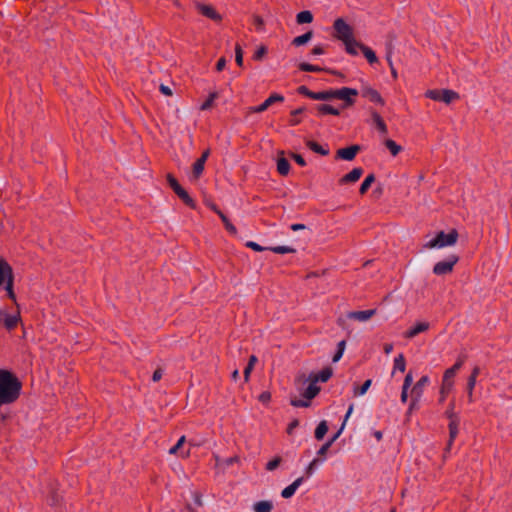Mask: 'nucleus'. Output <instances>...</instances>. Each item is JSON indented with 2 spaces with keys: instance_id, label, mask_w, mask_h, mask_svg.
<instances>
[{
  "instance_id": "41",
  "label": "nucleus",
  "mask_w": 512,
  "mask_h": 512,
  "mask_svg": "<svg viewBox=\"0 0 512 512\" xmlns=\"http://www.w3.org/2000/svg\"><path fill=\"white\" fill-rule=\"evenodd\" d=\"M269 249L277 254H287V253L295 252V249L290 246H275V247H271Z\"/></svg>"
},
{
  "instance_id": "28",
  "label": "nucleus",
  "mask_w": 512,
  "mask_h": 512,
  "mask_svg": "<svg viewBox=\"0 0 512 512\" xmlns=\"http://www.w3.org/2000/svg\"><path fill=\"white\" fill-rule=\"evenodd\" d=\"M313 34L311 31L305 33V34H302L300 36H297L293 39L292 43L293 45L295 46H301V45H304L306 44L307 42H309L312 38Z\"/></svg>"
},
{
  "instance_id": "42",
  "label": "nucleus",
  "mask_w": 512,
  "mask_h": 512,
  "mask_svg": "<svg viewBox=\"0 0 512 512\" xmlns=\"http://www.w3.org/2000/svg\"><path fill=\"white\" fill-rule=\"evenodd\" d=\"M361 50L369 63L377 62V57H376L375 53L370 48L365 46V47H361Z\"/></svg>"
},
{
  "instance_id": "22",
  "label": "nucleus",
  "mask_w": 512,
  "mask_h": 512,
  "mask_svg": "<svg viewBox=\"0 0 512 512\" xmlns=\"http://www.w3.org/2000/svg\"><path fill=\"white\" fill-rule=\"evenodd\" d=\"M346 51L351 55H357L358 51L361 50V47H365L361 45L355 38L344 43Z\"/></svg>"
},
{
  "instance_id": "8",
  "label": "nucleus",
  "mask_w": 512,
  "mask_h": 512,
  "mask_svg": "<svg viewBox=\"0 0 512 512\" xmlns=\"http://www.w3.org/2000/svg\"><path fill=\"white\" fill-rule=\"evenodd\" d=\"M459 258L456 255H450L447 259L437 262L433 267V273L441 276L452 272L453 267L458 262Z\"/></svg>"
},
{
  "instance_id": "15",
  "label": "nucleus",
  "mask_w": 512,
  "mask_h": 512,
  "mask_svg": "<svg viewBox=\"0 0 512 512\" xmlns=\"http://www.w3.org/2000/svg\"><path fill=\"white\" fill-rule=\"evenodd\" d=\"M376 314L375 309L365 310V311H354L348 313V318L354 319L360 322H365L369 320L372 316Z\"/></svg>"
},
{
  "instance_id": "32",
  "label": "nucleus",
  "mask_w": 512,
  "mask_h": 512,
  "mask_svg": "<svg viewBox=\"0 0 512 512\" xmlns=\"http://www.w3.org/2000/svg\"><path fill=\"white\" fill-rule=\"evenodd\" d=\"M332 376V369L331 368H325L322 371H320L317 375L314 377V381H321L326 382L330 377Z\"/></svg>"
},
{
  "instance_id": "57",
  "label": "nucleus",
  "mask_w": 512,
  "mask_h": 512,
  "mask_svg": "<svg viewBox=\"0 0 512 512\" xmlns=\"http://www.w3.org/2000/svg\"><path fill=\"white\" fill-rule=\"evenodd\" d=\"M271 399V394L267 391L265 392H262L260 395H259V401H261L262 403H268Z\"/></svg>"
},
{
  "instance_id": "11",
  "label": "nucleus",
  "mask_w": 512,
  "mask_h": 512,
  "mask_svg": "<svg viewBox=\"0 0 512 512\" xmlns=\"http://www.w3.org/2000/svg\"><path fill=\"white\" fill-rule=\"evenodd\" d=\"M195 7L203 16L211 20L219 22L222 19L221 15L211 5L197 2Z\"/></svg>"
},
{
  "instance_id": "59",
  "label": "nucleus",
  "mask_w": 512,
  "mask_h": 512,
  "mask_svg": "<svg viewBox=\"0 0 512 512\" xmlns=\"http://www.w3.org/2000/svg\"><path fill=\"white\" fill-rule=\"evenodd\" d=\"M291 404L295 407H306L309 405V402L303 400H292Z\"/></svg>"
},
{
  "instance_id": "24",
  "label": "nucleus",
  "mask_w": 512,
  "mask_h": 512,
  "mask_svg": "<svg viewBox=\"0 0 512 512\" xmlns=\"http://www.w3.org/2000/svg\"><path fill=\"white\" fill-rule=\"evenodd\" d=\"M317 111L320 115H325V114L339 115L340 114L339 109L334 108L327 104L318 105Z\"/></svg>"
},
{
  "instance_id": "43",
  "label": "nucleus",
  "mask_w": 512,
  "mask_h": 512,
  "mask_svg": "<svg viewBox=\"0 0 512 512\" xmlns=\"http://www.w3.org/2000/svg\"><path fill=\"white\" fill-rule=\"evenodd\" d=\"M476 385V379L469 377L467 382V394L469 402H473V390Z\"/></svg>"
},
{
  "instance_id": "3",
  "label": "nucleus",
  "mask_w": 512,
  "mask_h": 512,
  "mask_svg": "<svg viewBox=\"0 0 512 512\" xmlns=\"http://www.w3.org/2000/svg\"><path fill=\"white\" fill-rule=\"evenodd\" d=\"M4 285L8 297L13 301L16 300L14 293V274L12 267L2 258H0V286Z\"/></svg>"
},
{
  "instance_id": "2",
  "label": "nucleus",
  "mask_w": 512,
  "mask_h": 512,
  "mask_svg": "<svg viewBox=\"0 0 512 512\" xmlns=\"http://www.w3.org/2000/svg\"><path fill=\"white\" fill-rule=\"evenodd\" d=\"M458 239V233L455 229H452L449 233L439 232L433 239L427 241L424 244L426 249H441L444 247L453 246L456 244Z\"/></svg>"
},
{
  "instance_id": "25",
  "label": "nucleus",
  "mask_w": 512,
  "mask_h": 512,
  "mask_svg": "<svg viewBox=\"0 0 512 512\" xmlns=\"http://www.w3.org/2000/svg\"><path fill=\"white\" fill-rule=\"evenodd\" d=\"M296 18L298 24H307L313 21V15L308 10L299 12Z\"/></svg>"
},
{
  "instance_id": "30",
  "label": "nucleus",
  "mask_w": 512,
  "mask_h": 512,
  "mask_svg": "<svg viewBox=\"0 0 512 512\" xmlns=\"http://www.w3.org/2000/svg\"><path fill=\"white\" fill-rule=\"evenodd\" d=\"M328 431V425H327V422L326 421H321L316 430H315V437L316 439L318 440H321L325 434L327 433Z\"/></svg>"
},
{
  "instance_id": "40",
  "label": "nucleus",
  "mask_w": 512,
  "mask_h": 512,
  "mask_svg": "<svg viewBox=\"0 0 512 512\" xmlns=\"http://www.w3.org/2000/svg\"><path fill=\"white\" fill-rule=\"evenodd\" d=\"M256 362H257V357L252 355L249 359V363H248L247 367L244 369V379L246 382L249 380L250 373L253 370V367Z\"/></svg>"
},
{
  "instance_id": "48",
  "label": "nucleus",
  "mask_w": 512,
  "mask_h": 512,
  "mask_svg": "<svg viewBox=\"0 0 512 512\" xmlns=\"http://www.w3.org/2000/svg\"><path fill=\"white\" fill-rule=\"evenodd\" d=\"M420 400H421V398H416L415 395H411V401H410L408 411H407L408 415L411 414L414 410H416L418 408V404H419Z\"/></svg>"
},
{
  "instance_id": "4",
  "label": "nucleus",
  "mask_w": 512,
  "mask_h": 512,
  "mask_svg": "<svg viewBox=\"0 0 512 512\" xmlns=\"http://www.w3.org/2000/svg\"><path fill=\"white\" fill-rule=\"evenodd\" d=\"M463 365V360L459 359L451 368L447 369L444 372L442 384L440 387V402H443L447 396V394L453 389V378L458 372V370Z\"/></svg>"
},
{
  "instance_id": "13",
  "label": "nucleus",
  "mask_w": 512,
  "mask_h": 512,
  "mask_svg": "<svg viewBox=\"0 0 512 512\" xmlns=\"http://www.w3.org/2000/svg\"><path fill=\"white\" fill-rule=\"evenodd\" d=\"M359 149L358 145L342 148L337 151V156L343 160L351 161L355 158Z\"/></svg>"
},
{
  "instance_id": "10",
  "label": "nucleus",
  "mask_w": 512,
  "mask_h": 512,
  "mask_svg": "<svg viewBox=\"0 0 512 512\" xmlns=\"http://www.w3.org/2000/svg\"><path fill=\"white\" fill-rule=\"evenodd\" d=\"M284 97L280 94L274 93L270 95L262 104L259 106H253L249 108L250 113H262L267 110L272 104L277 102H283Z\"/></svg>"
},
{
  "instance_id": "16",
  "label": "nucleus",
  "mask_w": 512,
  "mask_h": 512,
  "mask_svg": "<svg viewBox=\"0 0 512 512\" xmlns=\"http://www.w3.org/2000/svg\"><path fill=\"white\" fill-rule=\"evenodd\" d=\"M362 94L364 97L368 98L371 102L384 105V100L381 95L373 88L366 87L362 90Z\"/></svg>"
},
{
  "instance_id": "49",
  "label": "nucleus",
  "mask_w": 512,
  "mask_h": 512,
  "mask_svg": "<svg viewBox=\"0 0 512 512\" xmlns=\"http://www.w3.org/2000/svg\"><path fill=\"white\" fill-rule=\"evenodd\" d=\"M281 461H282L281 457H275L273 460L269 461L266 464V469L268 471L275 470L280 465Z\"/></svg>"
},
{
  "instance_id": "19",
  "label": "nucleus",
  "mask_w": 512,
  "mask_h": 512,
  "mask_svg": "<svg viewBox=\"0 0 512 512\" xmlns=\"http://www.w3.org/2000/svg\"><path fill=\"white\" fill-rule=\"evenodd\" d=\"M371 116H372V120H373L376 128L379 130V132L382 133L383 135H386L388 132V129H387L385 122L381 118V116L376 111H372Z\"/></svg>"
},
{
  "instance_id": "36",
  "label": "nucleus",
  "mask_w": 512,
  "mask_h": 512,
  "mask_svg": "<svg viewBox=\"0 0 512 512\" xmlns=\"http://www.w3.org/2000/svg\"><path fill=\"white\" fill-rule=\"evenodd\" d=\"M319 392V387L315 383L309 384L307 389L305 390L304 396L310 400L314 398Z\"/></svg>"
},
{
  "instance_id": "53",
  "label": "nucleus",
  "mask_w": 512,
  "mask_h": 512,
  "mask_svg": "<svg viewBox=\"0 0 512 512\" xmlns=\"http://www.w3.org/2000/svg\"><path fill=\"white\" fill-rule=\"evenodd\" d=\"M298 93L304 96H307L311 99H315L316 92L310 91L306 86H300L298 88Z\"/></svg>"
},
{
  "instance_id": "45",
  "label": "nucleus",
  "mask_w": 512,
  "mask_h": 512,
  "mask_svg": "<svg viewBox=\"0 0 512 512\" xmlns=\"http://www.w3.org/2000/svg\"><path fill=\"white\" fill-rule=\"evenodd\" d=\"M321 462L323 461L319 460L318 458L313 459L305 469L306 474L308 476H311L314 473V470L317 467V465Z\"/></svg>"
},
{
  "instance_id": "14",
  "label": "nucleus",
  "mask_w": 512,
  "mask_h": 512,
  "mask_svg": "<svg viewBox=\"0 0 512 512\" xmlns=\"http://www.w3.org/2000/svg\"><path fill=\"white\" fill-rule=\"evenodd\" d=\"M428 329H429V323L428 322H419L416 325H414L413 327H411L410 329H408L404 333V337L407 338V339H412L416 335H418L420 333H423V332L427 331Z\"/></svg>"
},
{
  "instance_id": "64",
  "label": "nucleus",
  "mask_w": 512,
  "mask_h": 512,
  "mask_svg": "<svg viewBox=\"0 0 512 512\" xmlns=\"http://www.w3.org/2000/svg\"><path fill=\"white\" fill-rule=\"evenodd\" d=\"M162 370L161 369H157L154 373H153V381L157 382L159 381L161 378H162Z\"/></svg>"
},
{
  "instance_id": "56",
  "label": "nucleus",
  "mask_w": 512,
  "mask_h": 512,
  "mask_svg": "<svg viewBox=\"0 0 512 512\" xmlns=\"http://www.w3.org/2000/svg\"><path fill=\"white\" fill-rule=\"evenodd\" d=\"M412 382H413V376L411 373H408L404 379V382H403V385L402 387L404 388H410V386L412 385Z\"/></svg>"
},
{
  "instance_id": "47",
  "label": "nucleus",
  "mask_w": 512,
  "mask_h": 512,
  "mask_svg": "<svg viewBox=\"0 0 512 512\" xmlns=\"http://www.w3.org/2000/svg\"><path fill=\"white\" fill-rule=\"evenodd\" d=\"M299 68L302 71H307V72H319V71L322 70L320 67L315 66V65H311V64H308V63H301L299 65Z\"/></svg>"
},
{
  "instance_id": "39",
  "label": "nucleus",
  "mask_w": 512,
  "mask_h": 512,
  "mask_svg": "<svg viewBox=\"0 0 512 512\" xmlns=\"http://www.w3.org/2000/svg\"><path fill=\"white\" fill-rule=\"evenodd\" d=\"M334 99V89L327 91L316 92L314 100H330Z\"/></svg>"
},
{
  "instance_id": "58",
  "label": "nucleus",
  "mask_w": 512,
  "mask_h": 512,
  "mask_svg": "<svg viewBox=\"0 0 512 512\" xmlns=\"http://www.w3.org/2000/svg\"><path fill=\"white\" fill-rule=\"evenodd\" d=\"M448 418L450 421H453L454 419H458V416L454 413V404L450 405L449 410L446 412Z\"/></svg>"
},
{
  "instance_id": "37",
  "label": "nucleus",
  "mask_w": 512,
  "mask_h": 512,
  "mask_svg": "<svg viewBox=\"0 0 512 512\" xmlns=\"http://www.w3.org/2000/svg\"><path fill=\"white\" fill-rule=\"evenodd\" d=\"M375 181V177L373 174L368 175L360 186V193L365 194L367 190L370 188L371 184Z\"/></svg>"
},
{
  "instance_id": "12",
  "label": "nucleus",
  "mask_w": 512,
  "mask_h": 512,
  "mask_svg": "<svg viewBox=\"0 0 512 512\" xmlns=\"http://www.w3.org/2000/svg\"><path fill=\"white\" fill-rule=\"evenodd\" d=\"M430 379L427 375L422 376L412 387L411 395H415L416 398H421L425 387L429 384Z\"/></svg>"
},
{
  "instance_id": "27",
  "label": "nucleus",
  "mask_w": 512,
  "mask_h": 512,
  "mask_svg": "<svg viewBox=\"0 0 512 512\" xmlns=\"http://www.w3.org/2000/svg\"><path fill=\"white\" fill-rule=\"evenodd\" d=\"M289 170H290L289 162L283 157L279 158L277 160V171L281 175H287L289 173Z\"/></svg>"
},
{
  "instance_id": "18",
  "label": "nucleus",
  "mask_w": 512,
  "mask_h": 512,
  "mask_svg": "<svg viewBox=\"0 0 512 512\" xmlns=\"http://www.w3.org/2000/svg\"><path fill=\"white\" fill-rule=\"evenodd\" d=\"M302 482V477L297 478L292 484H290L289 486L282 490L281 496L285 499L291 498L295 494L299 486L302 484Z\"/></svg>"
},
{
  "instance_id": "26",
  "label": "nucleus",
  "mask_w": 512,
  "mask_h": 512,
  "mask_svg": "<svg viewBox=\"0 0 512 512\" xmlns=\"http://www.w3.org/2000/svg\"><path fill=\"white\" fill-rule=\"evenodd\" d=\"M371 384H372V380L368 379L363 383V385L361 387L354 386L353 395L355 397L363 396L364 394H366V392L370 388Z\"/></svg>"
},
{
  "instance_id": "21",
  "label": "nucleus",
  "mask_w": 512,
  "mask_h": 512,
  "mask_svg": "<svg viewBox=\"0 0 512 512\" xmlns=\"http://www.w3.org/2000/svg\"><path fill=\"white\" fill-rule=\"evenodd\" d=\"M204 165H205V163L203 162V160H197L193 164L192 172L190 175L191 181H196L199 179V177L202 175V173L204 171Z\"/></svg>"
},
{
  "instance_id": "38",
  "label": "nucleus",
  "mask_w": 512,
  "mask_h": 512,
  "mask_svg": "<svg viewBox=\"0 0 512 512\" xmlns=\"http://www.w3.org/2000/svg\"><path fill=\"white\" fill-rule=\"evenodd\" d=\"M385 145L393 156H396L402 150L401 146H399L395 141L391 139H387L385 141Z\"/></svg>"
},
{
  "instance_id": "51",
  "label": "nucleus",
  "mask_w": 512,
  "mask_h": 512,
  "mask_svg": "<svg viewBox=\"0 0 512 512\" xmlns=\"http://www.w3.org/2000/svg\"><path fill=\"white\" fill-rule=\"evenodd\" d=\"M167 180H168L170 187L173 189V191L175 193L178 192L180 189H182L180 184L177 182V180L173 176L168 175Z\"/></svg>"
},
{
  "instance_id": "50",
  "label": "nucleus",
  "mask_w": 512,
  "mask_h": 512,
  "mask_svg": "<svg viewBox=\"0 0 512 512\" xmlns=\"http://www.w3.org/2000/svg\"><path fill=\"white\" fill-rule=\"evenodd\" d=\"M332 444H333V440H329L324 445H322V447L318 450L317 454L319 456L323 457L322 461L325 460V455H326L327 451L329 450V448L331 447Z\"/></svg>"
},
{
  "instance_id": "54",
  "label": "nucleus",
  "mask_w": 512,
  "mask_h": 512,
  "mask_svg": "<svg viewBox=\"0 0 512 512\" xmlns=\"http://www.w3.org/2000/svg\"><path fill=\"white\" fill-rule=\"evenodd\" d=\"M246 246L253 249L254 251H257V252H261V251H264L266 248L260 246L258 243L256 242H253V241H248L246 243Z\"/></svg>"
},
{
  "instance_id": "60",
  "label": "nucleus",
  "mask_w": 512,
  "mask_h": 512,
  "mask_svg": "<svg viewBox=\"0 0 512 512\" xmlns=\"http://www.w3.org/2000/svg\"><path fill=\"white\" fill-rule=\"evenodd\" d=\"M160 91L162 92V94H164L165 96H171L172 95V90L170 87L166 86V85H160Z\"/></svg>"
},
{
  "instance_id": "6",
  "label": "nucleus",
  "mask_w": 512,
  "mask_h": 512,
  "mask_svg": "<svg viewBox=\"0 0 512 512\" xmlns=\"http://www.w3.org/2000/svg\"><path fill=\"white\" fill-rule=\"evenodd\" d=\"M426 97L435 100L442 101L446 104H449L457 99H459L458 93L453 90L444 89V90H428L426 92Z\"/></svg>"
},
{
  "instance_id": "1",
  "label": "nucleus",
  "mask_w": 512,
  "mask_h": 512,
  "mask_svg": "<svg viewBox=\"0 0 512 512\" xmlns=\"http://www.w3.org/2000/svg\"><path fill=\"white\" fill-rule=\"evenodd\" d=\"M21 390V383L8 371H0V407L14 402Z\"/></svg>"
},
{
  "instance_id": "23",
  "label": "nucleus",
  "mask_w": 512,
  "mask_h": 512,
  "mask_svg": "<svg viewBox=\"0 0 512 512\" xmlns=\"http://www.w3.org/2000/svg\"><path fill=\"white\" fill-rule=\"evenodd\" d=\"M458 425H459V419H454L453 421L449 422V443H448V447L451 446L453 440L458 435Z\"/></svg>"
},
{
  "instance_id": "46",
  "label": "nucleus",
  "mask_w": 512,
  "mask_h": 512,
  "mask_svg": "<svg viewBox=\"0 0 512 512\" xmlns=\"http://www.w3.org/2000/svg\"><path fill=\"white\" fill-rule=\"evenodd\" d=\"M185 440H186L185 436L180 437L179 440L177 441V443L173 447L170 448L169 453L173 454V455L177 454L178 451L181 450L183 444L185 443Z\"/></svg>"
},
{
  "instance_id": "29",
  "label": "nucleus",
  "mask_w": 512,
  "mask_h": 512,
  "mask_svg": "<svg viewBox=\"0 0 512 512\" xmlns=\"http://www.w3.org/2000/svg\"><path fill=\"white\" fill-rule=\"evenodd\" d=\"M405 368H406L405 358H404L403 354H399L394 359L393 372H395L396 370H399L400 372H404Z\"/></svg>"
},
{
  "instance_id": "34",
  "label": "nucleus",
  "mask_w": 512,
  "mask_h": 512,
  "mask_svg": "<svg viewBox=\"0 0 512 512\" xmlns=\"http://www.w3.org/2000/svg\"><path fill=\"white\" fill-rule=\"evenodd\" d=\"M176 194L188 206H190V207H194L195 206L194 200L189 196V194L183 188L180 189L178 192H176Z\"/></svg>"
},
{
  "instance_id": "44",
  "label": "nucleus",
  "mask_w": 512,
  "mask_h": 512,
  "mask_svg": "<svg viewBox=\"0 0 512 512\" xmlns=\"http://www.w3.org/2000/svg\"><path fill=\"white\" fill-rule=\"evenodd\" d=\"M304 112V108H298V109H295L291 112V119H290V124L295 126L297 124H299L300 120L298 119V115L302 114Z\"/></svg>"
},
{
  "instance_id": "9",
  "label": "nucleus",
  "mask_w": 512,
  "mask_h": 512,
  "mask_svg": "<svg viewBox=\"0 0 512 512\" xmlns=\"http://www.w3.org/2000/svg\"><path fill=\"white\" fill-rule=\"evenodd\" d=\"M21 321L20 313L9 314L7 311L0 309V323L3 322L8 330L14 329Z\"/></svg>"
},
{
  "instance_id": "7",
  "label": "nucleus",
  "mask_w": 512,
  "mask_h": 512,
  "mask_svg": "<svg viewBox=\"0 0 512 512\" xmlns=\"http://www.w3.org/2000/svg\"><path fill=\"white\" fill-rule=\"evenodd\" d=\"M358 95V91L353 88L343 87L340 89H334V99L343 101V108L350 107L355 103V98Z\"/></svg>"
},
{
  "instance_id": "61",
  "label": "nucleus",
  "mask_w": 512,
  "mask_h": 512,
  "mask_svg": "<svg viewBox=\"0 0 512 512\" xmlns=\"http://www.w3.org/2000/svg\"><path fill=\"white\" fill-rule=\"evenodd\" d=\"M225 66H226V60H225V58L222 57L218 60V62L216 64V69L218 71H222L225 68Z\"/></svg>"
},
{
  "instance_id": "62",
  "label": "nucleus",
  "mask_w": 512,
  "mask_h": 512,
  "mask_svg": "<svg viewBox=\"0 0 512 512\" xmlns=\"http://www.w3.org/2000/svg\"><path fill=\"white\" fill-rule=\"evenodd\" d=\"M293 158L296 161V163L299 164L300 166L306 165V162L301 155L293 154Z\"/></svg>"
},
{
  "instance_id": "55",
  "label": "nucleus",
  "mask_w": 512,
  "mask_h": 512,
  "mask_svg": "<svg viewBox=\"0 0 512 512\" xmlns=\"http://www.w3.org/2000/svg\"><path fill=\"white\" fill-rule=\"evenodd\" d=\"M266 52H267L266 47L261 46V47H259V48L256 50V52H255V54H254V58H255L256 60H261V59L264 57V55L266 54Z\"/></svg>"
},
{
  "instance_id": "35",
  "label": "nucleus",
  "mask_w": 512,
  "mask_h": 512,
  "mask_svg": "<svg viewBox=\"0 0 512 512\" xmlns=\"http://www.w3.org/2000/svg\"><path fill=\"white\" fill-rule=\"evenodd\" d=\"M218 98V92L214 91L209 94L208 99L200 106L201 110H208L213 106L214 101Z\"/></svg>"
},
{
  "instance_id": "20",
  "label": "nucleus",
  "mask_w": 512,
  "mask_h": 512,
  "mask_svg": "<svg viewBox=\"0 0 512 512\" xmlns=\"http://www.w3.org/2000/svg\"><path fill=\"white\" fill-rule=\"evenodd\" d=\"M252 509L254 512H271L273 509V503L269 500L258 501L253 504Z\"/></svg>"
},
{
  "instance_id": "17",
  "label": "nucleus",
  "mask_w": 512,
  "mask_h": 512,
  "mask_svg": "<svg viewBox=\"0 0 512 512\" xmlns=\"http://www.w3.org/2000/svg\"><path fill=\"white\" fill-rule=\"evenodd\" d=\"M363 174V169L358 167L354 168L352 171H350L348 174L344 175L340 179V183H354L360 179V177Z\"/></svg>"
},
{
  "instance_id": "31",
  "label": "nucleus",
  "mask_w": 512,
  "mask_h": 512,
  "mask_svg": "<svg viewBox=\"0 0 512 512\" xmlns=\"http://www.w3.org/2000/svg\"><path fill=\"white\" fill-rule=\"evenodd\" d=\"M306 145L315 153L320 155H327L329 153L328 149L323 148L321 145L314 141H307Z\"/></svg>"
},
{
  "instance_id": "33",
  "label": "nucleus",
  "mask_w": 512,
  "mask_h": 512,
  "mask_svg": "<svg viewBox=\"0 0 512 512\" xmlns=\"http://www.w3.org/2000/svg\"><path fill=\"white\" fill-rule=\"evenodd\" d=\"M217 214L220 216L221 220L223 221L225 228L233 235L237 233L236 227L228 220V218L220 211L217 210Z\"/></svg>"
},
{
  "instance_id": "63",
  "label": "nucleus",
  "mask_w": 512,
  "mask_h": 512,
  "mask_svg": "<svg viewBox=\"0 0 512 512\" xmlns=\"http://www.w3.org/2000/svg\"><path fill=\"white\" fill-rule=\"evenodd\" d=\"M408 388H404L402 387V391H401V402L402 403H406L407 400H408Z\"/></svg>"
},
{
  "instance_id": "52",
  "label": "nucleus",
  "mask_w": 512,
  "mask_h": 512,
  "mask_svg": "<svg viewBox=\"0 0 512 512\" xmlns=\"http://www.w3.org/2000/svg\"><path fill=\"white\" fill-rule=\"evenodd\" d=\"M235 60L239 66L243 65V51L239 45L235 47Z\"/></svg>"
},
{
  "instance_id": "5",
  "label": "nucleus",
  "mask_w": 512,
  "mask_h": 512,
  "mask_svg": "<svg viewBox=\"0 0 512 512\" xmlns=\"http://www.w3.org/2000/svg\"><path fill=\"white\" fill-rule=\"evenodd\" d=\"M335 37L343 43L354 39L353 28L347 24L342 18L334 21Z\"/></svg>"
}]
</instances>
